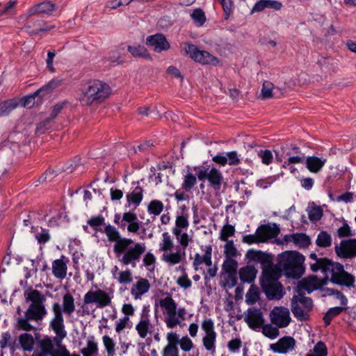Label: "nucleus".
Listing matches in <instances>:
<instances>
[{"label": "nucleus", "instance_id": "e2e57ef3", "mask_svg": "<svg viewBox=\"0 0 356 356\" xmlns=\"http://www.w3.org/2000/svg\"><path fill=\"white\" fill-rule=\"evenodd\" d=\"M167 344L165 346L178 348V344L179 343V335L174 332H170L167 333L166 335Z\"/></svg>", "mask_w": 356, "mask_h": 356}, {"label": "nucleus", "instance_id": "0eeeda50", "mask_svg": "<svg viewBox=\"0 0 356 356\" xmlns=\"http://www.w3.org/2000/svg\"><path fill=\"white\" fill-rule=\"evenodd\" d=\"M113 296L103 289H98L87 291L83 298V305L81 306L83 312L89 314V307L95 306L92 311L96 309H102L109 306L111 304Z\"/></svg>", "mask_w": 356, "mask_h": 356}, {"label": "nucleus", "instance_id": "b1692460", "mask_svg": "<svg viewBox=\"0 0 356 356\" xmlns=\"http://www.w3.org/2000/svg\"><path fill=\"white\" fill-rule=\"evenodd\" d=\"M149 281L146 278H136V282L131 287V295L135 300L141 299L150 289Z\"/></svg>", "mask_w": 356, "mask_h": 356}, {"label": "nucleus", "instance_id": "f257e3e1", "mask_svg": "<svg viewBox=\"0 0 356 356\" xmlns=\"http://www.w3.org/2000/svg\"><path fill=\"white\" fill-rule=\"evenodd\" d=\"M87 223L96 232H100L106 234L109 243H113V251L115 257L123 266L136 268L142 256L146 252L144 243L135 242L130 238L122 236L118 229L111 225H106L104 229L101 226L105 225V218L102 215L92 216Z\"/></svg>", "mask_w": 356, "mask_h": 356}, {"label": "nucleus", "instance_id": "f704fd0d", "mask_svg": "<svg viewBox=\"0 0 356 356\" xmlns=\"http://www.w3.org/2000/svg\"><path fill=\"white\" fill-rule=\"evenodd\" d=\"M257 273V269L254 266L249 265L242 267L238 272L240 280L243 283L254 282Z\"/></svg>", "mask_w": 356, "mask_h": 356}, {"label": "nucleus", "instance_id": "79ce46f5", "mask_svg": "<svg viewBox=\"0 0 356 356\" xmlns=\"http://www.w3.org/2000/svg\"><path fill=\"white\" fill-rule=\"evenodd\" d=\"M332 242L331 235L325 231L320 232L316 239V244L320 248H329L332 245Z\"/></svg>", "mask_w": 356, "mask_h": 356}, {"label": "nucleus", "instance_id": "4468645a", "mask_svg": "<svg viewBox=\"0 0 356 356\" xmlns=\"http://www.w3.org/2000/svg\"><path fill=\"white\" fill-rule=\"evenodd\" d=\"M337 256L343 259H351L356 257V238L342 240L334 246Z\"/></svg>", "mask_w": 356, "mask_h": 356}, {"label": "nucleus", "instance_id": "0e129e2a", "mask_svg": "<svg viewBox=\"0 0 356 356\" xmlns=\"http://www.w3.org/2000/svg\"><path fill=\"white\" fill-rule=\"evenodd\" d=\"M258 156L261 159L262 163L269 165L273 161V154L269 149H261L258 152Z\"/></svg>", "mask_w": 356, "mask_h": 356}, {"label": "nucleus", "instance_id": "7ed1b4c3", "mask_svg": "<svg viewBox=\"0 0 356 356\" xmlns=\"http://www.w3.org/2000/svg\"><path fill=\"white\" fill-rule=\"evenodd\" d=\"M304 261V256L298 252H285L278 255L275 267L287 277L298 279L305 272Z\"/></svg>", "mask_w": 356, "mask_h": 356}, {"label": "nucleus", "instance_id": "72a5a7b5", "mask_svg": "<svg viewBox=\"0 0 356 356\" xmlns=\"http://www.w3.org/2000/svg\"><path fill=\"white\" fill-rule=\"evenodd\" d=\"M61 306L62 314L66 316H71L75 311V300L73 296L67 292L63 296Z\"/></svg>", "mask_w": 356, "mask_h": 356}, {"label": "nucleus", "instance_id": "4c0bfd02", "mask_svg": "<svg viewBox=\"0 0 356 356\" xmlns=\"http://www.w3.org/2000/svg\"><path fill=\"white\" fill-rule=\"evenodd\" d=\"M19 105V99L13 98L0 103V118L8 115Z\"/></svg>", "mask_w": 356, "mask_h": 356}, {"label": "nucleus", "instance_id": "c9c22d12", "mask_svg": "<svg viewBox=\"0 0 356 356\" xmlns=\"http://www.w3.org/2000/svg\"><path fill=\"white\" fill-rule=\"evenodd\" d=\"M43 96L42 90L38 89L33 94L24 97L21 100H19V103H21L23 107L31 108L35 104H40V102H38L40 101Z\"/></svg>", "mask_w": 356, "mask_h": 356}, {"label": "nucleus", "instance_id": "5fc2aeb1", "mask_svg": "<svg viewBox=\"0 0 356 356\" xmlns=\"http://www.w3.org/2000/svg\"><path fill=\"white\" fill-rule=\"evenodd\" d=\"M189 227L188 216L185 215H179L176 217L175 227L172 230L184 231L187 230Z\"/></svg>", "mask_w": 356, "mask_h": 356}, {"label": "nucleus", "instance_id": "bf43d9fd", "mask_svg": "<svg viewBox=\"0 0 356 356\" xmlns=\"http://www.w3.org/2000/svg\"><path fill=\"white\" fill-rule=\"evenodd\" d=\"M115 279L120 284H127L132 281V273L130 270L127 269L118 273V276L115 277Z\"/></svg>", "mask_w": 356, "mask_h": 356}, {"label": "nucleus", "instance_id": "39448f33", "mask_svg": "<svg viewBox=\"0 0 356 356\" xmlns=\"http://www.w3.org/2000/svg\"><path fill=\"white\" fill-rule=\"evenodd\" d=\"M280 276L281 273L279 270L271 266H268L262 272L260 284L269 300H280L284 294L283 286L278 281Z\"/></svg>", "mask_w": 356, "mask_h": 356}, {"label": "nucleus", "instance_id": "bb28decb", "mask_svg": "<svg viewBox=\"0 0 356 356\" xmlns=\"http://www.w3.org/2000/svg\"><path fill=\"white\" fill-rule=\"evenodd\" d=\"M293 243L300 248H307L311 243L309 237L303 233L286 234L283 238L282 243Z\"/></svg>", "mask_w": 356, "mask_h": 356}, {"label": "nucleus", "instance_id": "6e6d98bb", "mask_svg": "<svg viewBox=\"0 0 356 356\" xmlns=\"http://www.w3.org/2000/svg\"><path fill=\"white\" fill-rule=\"evenodd\" d=\"M279 327L272 324H266L262 326V333L270 339L277 338L280 334Z\"/></svg>", "mask_w": 356, "mask_h": 356}, {"label": "nucleus", "instance_id": "f8f14e48", "mask_svg": "<svg viewBox=\"0 0 356 356\" xmlns=\"http://www.w3.org/2000/svg\"><path fill=\"white\" fill-rule=\"evenodd\" d=\"M327 285V280L325 276L322 278H318L314 275L307 276L299 281L297 285L296 293H301L305 295L322 288L323 286Z\"/></svg>", "mask_w": 356, "mask_h": 356}, {"label": "nucleus", "instance_id": "680f3d73", "mask_svg": "<svg viewBox=\"0 0 356 356\" xmlns=\"http://www.w3.org/2000/svg\"><path fill=\"white\" fill-rule=\"evenodd\" d=\"M223 279L225 286L229 289L233 288L237 284L236 273H224Z\"/></svg>", "mask_w": 356, "mask_h": 356}, {"label": "nucleus", "instance_id": "4be33fe9", "mask_svg": "<svg viewBox=\"0 0 356 356\" xmlns=\"http://www.w3.org/2000/svg\"><path fill=\"white\" fill-rule=\"evenodd\" d=\"M244 320L250 327L254 330L261 327L264 322L261 309L256 307H250L247 310Z\"/></svg>", "mask_w": 356, "mask_h": 356}, {"label": "nucleus", "instance_id": "393cba45", "mask_svg": "<svg viewBox=\"0 0 356 356\" xmlns=\"http://www.w3.org/2000/svg\"><path fill=\"white\" fill-rule=\"evenodd\" d=\"M280 233V228L276 224L272 226L270 225H262L259 226L256 229V234H258L261 243L274 238L277 236Z\"/></svg>", "mask_w": 356, "mask_h": 356}, {"label": "nucleus", "instance_id": "6ab92c4d", "mask_svg": "<svg viewBox=\"0 0 356 356\" xmlns=\"http://www.w3.org/2000/svg\"><path fill=\"white\" fill-rule=\"evenodd\" d=\"M245 256L250 262L260 263L263 266L262 272L268 268V266H271L274 269L277 268L271 262L270 255L261 250L254 249L249 250Z\"/></svg>", "mask_w": 356, "mask_h": 356}, {"label": "nucleus", "instance_id": "1a4fd4ad", "mask_svg": "<svg viewBox=\"0 0 356 356\" xmlns=\"http://www.w3.org/2000/svg\"><path fill=\"white\" fill-rule=\"evenodd\" d=\"M164 316V322L168 328H174L180 324L176 317L177 303L170 295L161 298L159 302Z\"/></svg>", "mask_w": 356, "mask_h": 356}, {"label": "nucleus", "instance_id": "412c9836", "mask_svg": "<svg viewBox=\"0 0 356 356\" xmlns=\"http://www.w3.org/2000/svg\"><path fill=\"white\" fill-rule=\"evenodd\" d=\"M146 44L147 46L152 47L153 50L156 53L168 50L170 47V44L168 42L165 36L161 33H156L148 36L146 38Z\"/></svg>", "mask_w": 356, "mask_h": 356}, {"label": "nucleus", "instance_id": "58836bf2", "mask_svg": "<svg viewBox=\"0 0 356 356\" xmlns=\"http://www.w3.org/2000/svg\"><path fill=\"white\" fill-rule=\"evenodd\" d=\"M49 227H54L60 225L62 220V213L59 209H52L49 210V213L44 216Z\"/></svg>", "mask_w": 356, "mask_h": 356}, {"label": "nucleus", "instance_id": "9b49d317", "mask_svg": "<svg viewBox=\"0 0 356 356\" xmlns=\"http://www.w3.org/2000/svg\"><path fill=\"white\" fill-rule=\"evenodd\" d=\"M185 51L195 62L202 65H216L219 63L217 57L211 55L207 51L199 50L196 46L190 43H185Z\"/></svg>", "mask_w": 356, "mask_h": 356}, {"label": "nucleus", "instance_id": "774afa93", "mask_svg": "<svg viewBox=\"0 0 356 356\" xmlns=\"http://www.w3.org/2000/svg\"><path fill=\"white\" fill-rule=\"evenodd\" d=\"M273 84L268 81H265L263 83L261 89V95L264 98L269 99L273 97Z\"/></svg>", "mask_w": 356, "mask_h": 356}, {"label": "nucleus", "instance_id": "473e14b6", "mask_svg": "<svg viewBox=\"0 0 356 356\" xmlns=\"http://www.w3.org/2000/svg\"><path fill=\"white\" fill-rule=\"evenodd\" d=\"M207 181L214 190H220L223 181L222 172L216 168H211L209 171Z\"/></svg>", "mask_w": 356, "mask_h": 356}, {"label": "nucleus", "instance_id": "a18cd8bd", "mask_svg": "<svg viewBox=\"0 0 356 356\" xmlns=\"http://www.w3.org/2000/svg\"><path fill=\"white\" fill-rule=\"evenodd\" d=\"M164 209L163 203L159 200H152L147 206V211L154 216L160 215Z\"/></svg>", "mask_w": 356, "mask_h": 356}, {"label": "nucleus", "instance_id": "2f4dec72", "mask_svg": "<svg viewBox=\"0 0 356 356\" xmlns=\"http://www.w3.org/2000/svg\"><path fill=\"white\" fill-rule=\"evenodd\" d=\"M184 256L185 254H183V250L178 248L175 252L171 251L163 252L161 256V260L168 266H172L179 264Z\"/></svg>", "mask_w": 356, "mask_h": 356}, {"label": "nucleus", "instance_id": "aec40b11", "mask_svg": "<svg viewBox=\"0 0 356 356\" xmlns=\"http://www.w3.org/2000/svg\"><path fill=\"white\" fill-rule=\"evenodd\" d=\"M55 26L49 25L46 22L42 19H32L27 22L24 29L31 35H39L54 29Z\"/></svg>", "mask_w": 356, "mask_h": 356}, {"label": "nucleus", "instance_id": "8fccbe9b", "mask_svg": "<svg viewBox=\"0 0 356 356\" xmlns=\"http://www.w3.org/2000/svg\"><path fill=\"white\" fill-rule=\"evenodd\" d=\"M227 223L223 225L222 227L220 232V236L219 238L222 241H228V238L233 236L235 234V228L234 226L229 225L228 223L229 220L227 217Z\"/></svg>", "mask_w": 356, "mask_h": 356}, {"label": "nucleus", "instance_id": "c756f323", "mask_svg": "<svg viewBox=\"0 0 356 356\" xmlns=\"http://www.w3.org/2000/svg\"><path fill=\"white\" fill-rule=\"evenodd\" d=\"M326 162L327 159L325 158L308 156L305 158V163L310 172L318 173L322 170Z\"/></svg>", "mask_w": 356, "mask_h": 356}, {"label": "nucleus", "instance_id": "f3484780", "mask_svg": "<svg viewBox=\"0 0 356 356\" xmlns=\"http://www.w3.org/2000/svg\"><path fill=\"white\" fill-rule=\"evenodd\" d=\"M272 324L278 327H286L291 321L290 312L287 308L275 307L270 314Z\"/></svg>", "mask_w": 356, "mask_h": 356}, {"label": "nucleus", "instance_id": "864d4df0", "mask_svg": "<svg viewBox=\"0 0 356 356\" xmlns=\"http://www.w3.org/2000/svg\"><path fill=\"white\" fill-rule=\"evenodd\" d=\"M103 345L106 352L107 356H115V342L108 335L102 337Z\"/></svg>", "mask_w": 356, "mask_h": 356}, {"label": "nucleus", "instance_id": "c85d7f7f", "mask_svg": "<svg viewBox=\"0 0 356 356\" xmlns=\"http://www.w3.org/2000/svg\"><path fill=\"white\" fill-rule=\"evenodd\" d=\"M67 104V102H58L52 108L49 117L37 125L38 131L42 133L48 129L49 124L58 116Z\"/></svg>", "mask_w": 356, "mask_h": 356}, {"label": "nucleus", "instance_id": "ea45409f", "mask_svg": "<svg viewBox=\"0 0 356 356\" xmlns=\"http://www.w3.org/2000/svg\"><path fill=\"white\" fill-rule=\"evenodd\" d=\"M128 51L134 56L143 58H149L150 55L146 48L140 44L129 45Z\"/></svg>", "mask_w": 356, "mask_h": 356}, {"label": "nucleus", "instance_id": "5701e85b", "mask_svg": "<svg viewBox=\"0 0 356 356\" xmlns=\"http://www.w3.org/2000/svg\"><path fill=\"white\" fill-rule=\"evenodd\" d=\"M122 229H127L129 233H137L140 227V222L137 215L132 211L124 212L122 216Z\"/></svg>", "mask_w": 356, "mask_h": 356}, {"label": "nucleus", "instance_id": "49530a36", "mask_svg": "<svg viewBox=\"0 0 356 356\" xmlns=\"http://www.w3.org/2000/svg\"><path fill=\"white\" fill-rule=\"evenodd\" d=\"M259 291L257 286L251 285L245 294V302L248 305H254L259 299Z\"/></svg>", "mask_w": 356, "mask_h": 356}, {"label": "nucleus", "instance_id": "de8ad7c7", "mask_svg": "<svg viewBox=\"0 0 356 356\" xmlns=\"http://www.w3.org/2000/svg\"><path fill=\"white\" fill-rule=\"evenodd\" d=\"M346 309V306L334 307L328 309L323 317V321L326 325H330L331 321L337 316L339 315Z\"/></svg>", "mask_w": 356, "mask_h": 356}, {"label": "nucleus", "instance_id": "603ef678", "mask_svg": "<svg viewBox=\"0 0 356 356\" xmlns=\"http://www.w3.org/2000/svg\"><path fill=\"white\" fill-rule=\"evenodd\" d=\"M19 343L24 350L31 351L33 348L34 339L31 334L24 333L19 336Z\"/></svg>", "mask_w": 356, "mask_h": 356}, {"label": "nucleus", "instance_id": "a211bd4d", "mask_svg": "<svg viewBox=\"0 0 356 356\" xmlns=\"http://www.w3.org/2000/svg\"><path fill=\"white\" fill-rule=\"evenodd\" d=\"M296 341L293 337L290 336H284L278 339V341L270 344V350L276 353L286 354L292 352L296 347Z\"/></svg>", "mask_w": 356, "mask_h": 356}, {"label": "nucleus", "instance_id": "052dcab7", "mask_svg": "<svg viewBox=\"0 0 356 356\" xmlns=\"http://www.w3.org/2000/svg\"><path fill=\"white\" fill-rule=\"evenodd\" d=\"M308 217L312 221H318L323 216V210L320 207H313L307 210Z\"/></svg>", "mask_w": 356, "mask_h": 356}, {"label": "nucleus", "instance_id": "2eb2a0df", "mask_svg": "<svg viewBox=\"0 0 356 356\" xmlns=\"http://www.w3.org/2000/svg\"><path fill=\"white\" fill-rule=\"evenodd\" d=\"M58 6L51 1H44L30 7L25 15L29 18L34 15L51 16L57 11Z\"/></svg>", "mask_w": 356, "mask_h": 356}, {"label": "nucleus", "instance_id": "f03ea898", "mask_svg": "<svg viewBox=\"0 0 356 356\" xmlns=\"http://www.w3.org/2000/svg\"><path fill=\"white\" fill-rule=\"evenodd\" d=\"M319 265L323 275L327 280V284L331 282L342 288L355 289V276L346 270L342 264L330 259H322Z\"/></svg>", "mask_w": 356, "mask_h": 356}, {"label": "nucleus", "instance_id": "09e8293b", "mask_svg": "<svg viewBox=\"0 0 356 356\" xmlns=\"http://www.w3.org/2000/svg\"><path fill=\"white\" fill-rule=\"evenodd\" d=\"M190 15L193 21V24L197 27L203 26L206 22L205 14L201 8L195 9Z\"/></svg>", "mask_w": 356, "mask_h": 356}, {"label": "nucleus", "instance_id": "a878e982", "mask_svg": "<svg viewBox=\"0 0 356 356\" xmlns=\"http://www.w3.org/2000/svg\"><path fill=\"white\" fill-rule=\"evenodd\" d=\"M143 188L139 186V182H136V186L131 188V191L127 193L126 199L127 204L125 207L134 206V209H136L141 203L143 199Z\"/></svg>", "mask_w": 356, "mask_h": 356}, {"label": "nucleus", "instance_id": "7c9ffc66", "mask_svg": "<svg viewBox=\"0 0 356 356\" xmlns=\"http://www.w3.org/2000/svg\"><path fill=\"white\" fill-rule=\"evenodd\" d=\"M65 259L66 258L62 256L52 262V274L57 279L63 280L66 277L67 266Z\"/></svg>", "mask_w": 356, "mask_h": 356}, {"label": "nucleus", "instance_id": "ddd939ff", "mask_svg": "<svg viewBox=\"0 0 356 356\" xmlns=\"http://www.w3.org/2000/svg\"><path fill=\"white\" fill-rule=\"evenodd\" d=\"M149 312V307L143 306L140 315L139 321L135 327L138 336L141 339H145L149 333L151 334L152 332V329L154 328V325L151 323Z\"/></svg>", "mask_w": 356, "mask_h": 356}, {"label": "nucleus", "instance_id": "423d86ee", "mask_svg": "<svg viewBox=\"0 0 356 356\" xmlns=\"http://www.w3.org/2000/svg\"><path fill=\"white\" fill-rule=\"evenodd\" d=\"M26 300L31 301L24 316L28 319L34 321H42L47 314V311L44 307V296L38 290L31 289L29 292H26Z\"/></svg>", "mask_w": 356, "mask_h": 356}, {"label": "nucleus", "instance_id": "4d7b16f0", "mask_svg": "<svg viewBox=\"0 0 356 356\" xmlns=\"http://www.w3.org/2000/svg\"><path fill=\"white\" fill-rule=\"evenodd\" d=\"M216 334H206L203 339L202 342L203 345L207 350L211 352H215L216 350Z\"/></svg>", "mask_w": 356, "mask_h": 356}, {"label": "nucleus", "instance_id": "cd10ccee", "mask_svg": "<svg viewBox=\"0 0 356 356\" xmlns=\"http://www.w3.org/2000/svg\"><path fill=\"white\" fill-rule=\"evenodd\" d=\"M212 247L211 245H206L204 247V254L201 255L195 253L193 261V267L195 270H198L200 266L204 264L207 266H212Z\"/></svg>", "mask_w": 356, "mask_h": 356}, {"label": "nucleus", "instance_id": "37998d69", "mask_svg": "<svg viewBox=\"0 0 356 356\" xmlns=\"http://www.w3.org/2000/svg\"><path fill=\"white\" fill-rule=\"evenodd\" d=\"M174 247V242L171 236L167 232L162 234V239L159 243V250L163 252L171 251Z\"/></svg>", "mask_w": 356, "mask_h": 356}, {"label": "nucleus", "instance_id": "6e6552de", "mask_svg": "<svg viewBox=\"0 0 356 356\" xmlns=\"http://www.w3.org/2000/svg\"><path fill=\"white\" fill-rule=\"evenodd\" d=\"M313 308V301L311 298L304 294L296 293L291 299V312L299 321L309 318V314Z\"/></svg>", "mask_w": 356, "mask_h": 356}, {"label": "nucleus", "instance_id": "13d9d810", "mask_svg": "<svg viewBox=\"0 0 356 356\" xmlns=\"http://www.w3.org/2000/svg\"><path fill=\"white\" fill-rule=\"evenodd\" d=\"M238 264L236 260L232 258L226 259L222 266L223 273H236Z\"/></svg>", "mask_w": 356, "mask_h": 356}, {"label": "nucleus", "instance_id": "20e7f679", "mask_svg": "<svg viewBox=\"0 0 356 356\" xmlns=\"http://www.w3.org/2000/svg\"><path fill=\"white\" fill-rule=\"evenodd\" d=\"M111 93V89L108 84L99 80H93L81 88L80 101L86 105H91L102 102Z\"/></svg>", "mask_w": 356, "mask_h": 356}, {"label": "nucleus", "instance_id": "3c124183", "mask_svg": "<svg viewBox=\"0 0 356 356\" xmlns=\"http://www.w3.org/2000/svg\"><path fill=\"white\" fill-rule=\"evenodd\" d=\"M81 352L83 356H96L98 353L97 343L93 339L88 340L86 347Z\"/></svg>", "mask_w": 356, "mask_h": 356}, {"label": "nucleus", "instance_id": "9d476101", "mask_svg": "<svg viewBox=\"0 0 356 356\" xmlns=\"http://www.w3.org/2000/svg\"><path fill=\"white\" fill-rule=\"evenodd\" d=\"M51 309L54 316L49 322V327L56 334V336L54 337L55 340L60 342L67 336L61 306L58 302H54L51 306Z\"/></svg>", "mask_w": 356, "mask_h": 356}, {"label": "nucleus", "instance_id": "dca6fc26", "mask_svg": "<svg viewBox=\"0 0 356 356\" xmlns=\"http://www.w3.org/2000/svg\"><path fill=\"white\" fill-rule=\"evenodd\" d=\"M41 346L42 349L51 356H70L69 351L62 345V341L58 342L55 338L43 339Z\"/></svg>", "mask_w": 356, "mask_h": 356}, {"label": "nucleus", "instance_id": "69168bd1", "mask_svg": "<svg viewBox=\"0 0 356 356\" xmlns=\"http://www.w3.org/2000/svg\"><path fill=\"white\" fill-rule=\"evenodd\" d=\"M305 161L304 154H300L297 156H289L286 161H284L282 167H286L289 164H298L303 163Z\"/></svg>", "mask_w": 356, "mask_h": 356}, {"label": "nucleus", "instance_id": "c03bdc74", "mask_svg": "<svg viewBox=\"0 0 356 356\" xmlns=\"http://www.w3.org/2000/svg\"><path fill=\"white\" fill-rule=\"evenodd\" d=\"M39 227H31V232L34 233L35 239L39 243H45L50 240V235L47 229H44L42 227H40V232H38Z\"/></svg>", "mask_w": 356, "mask_h": 356}, {"label": "nucleus", "instance_id": "e433bc0d", "mask_svg": "<svg viewBox=\"0 0 356 356\" xmlns=\"http://www.w3.org/2000/svg\"><path fill=\"white\" fill-rule=\"evenodd\" d=\"M172 233L175 237L177 243L179 244V248L183 250V254H185L186 249L188 247L189 243L192 241L191 237L186 232V230H172Z\"/></svg>", "mask_w": 356, "mask_h": 356}, {"label": "nucleus", "instance_id": "338daca9", "mask_svg": "<svg viewBox=\"0 0 356 356\" xmlns=\"http://www.w3.org/2000/svg\"><path fill=\"white\" fill-rule=\"evenodd\" d=\"M313 355L316 356H327V349L325 343L318 341L313 348Z\"/></svg>", "mask_w": 356, "mask_h": 356}, {"label": "nucleus", "instance_id": "a19ab883", "mask_svg": "<svg viewBox=\"0 0 356 356\" xmlns=\"http://www.w3.org/2000/svg\"><path fill=\"white\" fill-rule=\"evenodd\" d=\"M197 184V177L192 172L188 171L186 175H184L183 181L181 184V189L184 191L188 192L195 186Z\"/></svg>", "mask_w": 356, "mask_h": 356}]
</instances>
